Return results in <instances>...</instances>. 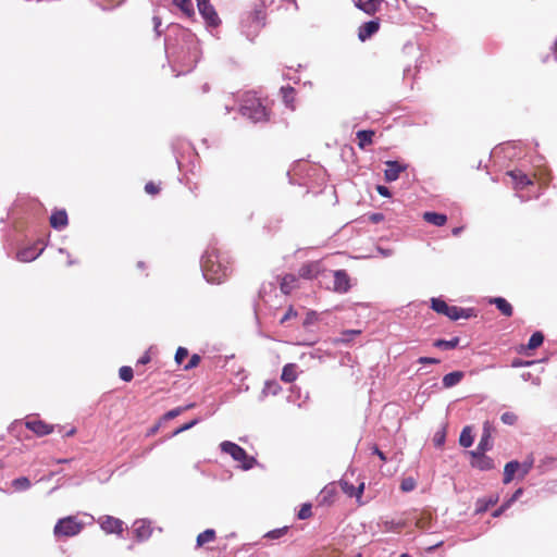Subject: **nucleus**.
I'll return each instance as SVG.
<instances>
[{
	"instance_id": "obj_39",
	"label": "nucleus",
	"mask_w": 557,
	"mask_h": 557,
	"mask_svg": "<svg viewBox=\"0 0 557 557\" xmlns=\"http://www.w3.org/2000/svg\"><path fill=\"white\" fill-rule=\"evenodd\" d=\"M312 516V505H309V503H306L305 505H301V508L298 511V519H308Z\"/></svg>"
},
{
	"instance_id": "obj_35",
	"label": "nucleus",
	"mask_w": 557,
	"mask_h": 557,
	"mask_svg": "<svg viewBox=\"0 0 557 557\" xmlns=\"http://www.w3.org/2000/svg\"><path fill=\"white\" fill-rule=\"evenodd\" d=\"M194 407H195V405H193V403H191L190 405H187L185 407H178V408L172 409L163 414V419H165V420L174 419L177 416L182 414L184 411L191 409Z\"/></svg>"
},
{
	"instance_id": "obj_49",
	"label": "nucleus",
	"mask_w": 557,
	"mask_h": 557,
	"mask_svg": "<svg viewBox=\"0 0 557 557\" xmlns=\"http://www.w3.org/2000/svg\"><path fill=\"white\" fill-rule=\"evenodd\" d=\"M198 422H199V420H198V419H194V420H191V421L187 422L186 424H184L183 426H181L178 430H176V431H175V434H180V433H182V432H184V431H187V430H189V429L194 428L195 425H197V424H198Z\"/></svg>"
},
{
	"instance_id": "obj_51",
	"label": "nucleus",
	"mask_w": 557,
	"mask_h": 557,
	"mask_svg": "<svg viewBox=\"0 0 557 557\" xmlns=\"http://www.w3.org/2000/svg\"><path fill=\"white\" fill-rule=\"evenodd\" d=\"M150 360H151V357H150L149 352H148V351H146V352L144 354V356H141V357L139 358L138 363H139V364H148Z\"/></svg>"
},
{
	"instance_id": "obj_52",
	"label": "nucleus",
	"mask_w": 557,
	"mask_h": 557,
	"mask_svg": "<svg viewBox=\"0 0 557 557\" xmlns=\"http://www.w3.org/2000/svg\"><path fill=\"white\" fill-rule=\"evenodd\" d=\"M363 488H364V483H363V482H362V483H360V484L358 485V487H355V496H356L357 498H360V497H361V495H362V493H363Z\"/></svg>"
},
{
	"instance_id": "obj_13",
	"label": "nucleus",
	"mask_w": 557,
	"mask_h": 557,
	"mask_svg": "<svg viewBox=\"0 0 557 557\" xmlns=\"http://www.w3.org/2000/svg\"><path fill=\"white\" fill-rule=\"evenodd\" d=\"M380 29V20L366 22L358 27V38L364 42Z\"/></svg>"
},
{
	"instance_id": "obj_24",
	"label": "nucleus",
	"mask_w": 557,
	"mask_h": 557,
	"mask_svg": "<svg viewBox=\"0 0 557 557\" xmlns=\"http://www.w3.org/2000/svg\"><path fill=\"white\" fill-rule=\"evenodd\" d=\"M465 376L462 371H454L443 376L442 383L445 388H451L456 386Z\"/></svg>"
},
{
	"instance_id": "obj_33",
	"label": "nucleus",
	"mask_w": 557,
	"mask_h": 557,
	"mask_svg": "<svg viewBox=\"0 0 557 557\" xmlns=\"http://www.w3.org/2000/svg\"><path fill=\"white\" fill-rule=\"evenodd\" d=\"M11 485L15 491H27L30 487V481L27 476H20L12 480Z\"/></svg>"
},
{
	"instance_id": "obj_5",
	"label": "nucleus",
	"mask_w": 557,
	"mask_h": 557,
	"mask_svg": "<svg viewBox=\"0 0 557 557\" xmlns=\"http://www.w3.org/2000/svg\"><path fill=\"white\" fill-rule=\"evenodd\" d=\"M431 309L440 314L448 317L450 320H457L460 318L469 319L475 315L473 309H462L456 306H449L441 298H431Z\"/></svg>"
},
{
	"instance_id": "obj_31",
	"label": "nucleus",
	"mask_w": 557,
	"mask_h": 557,
	"mask_svg": "<svg viewBox=\"0 0 557 557\" xmlns=\"http://www.w3.org/2000/svg\"><path fill=\"white\" fill-rule=\"evenodd\" d=\"M473 443L471 426H466L459 436V444L465 448H470Z\"/></svg>"
},
{
	"instance_id": "obj_18",
	"label": "nucleus",
	"mask_w": 557,
	"mask_h": 557,
	"mask_svg": "<svg viewBox=\"0 0 557 557\" xmlns=\"http://www.w3.org/2000/svg\"><path fill=\"white\" fill-rule=\"evenodd\" d=\"M49 223L52 228L62 230L69 225V214L66 210H55L49 218Z\"/></svg>"
},
{
	"instance_id": "obj_3",
	"label": "nucleus",
	"mask_w": 557,
	"mask_h": 557,
	"mask_svg": "<svg viewBox=\"0 0 557 557\" xmlns=\"http://www.w3.org/2000/svg\"><path fill=\"white\" fill-rule=\"evenodd\" d=\"M85 528V523L76 516H67L59 519L53 528V535L57 539L72 537L78 535Z\"/></svg>"
},
{
	"instance_id": "obj_44",
	"label": "nucleus",
	"mask_w": 557,
	"mask_h": 557,
	"mask_svg": "<svg viewBox=\"0 0 557 557\" xmlns=\"http://www.w3.org/2000/svg\"><path fill=\"white\" fill-rule=\"evenodd\" d=\"M145 191L151 196L158 195L161 190L160 186L153 182H148L145 187Z\"/></svg>"
},
{
	"instance_id": "obj_55",
	"label": "nucleus",
	"mask_w": 557,
	"mask_h": 557,
	"mask_svg": "<svg viewBox=\"0 0 557 557\" xmlns=\"http://www.w3.org/2000/svg\"><path fill=\"white\" fill-rule=\"evenodd\" d=\"M444 440H445L444 434H442L441 436H437V435H436V436L434 437V443H435L436 445H442V444L444 443Z\"/></svg>"
},
{
	"instance_id": "obj_64",
	"label": "nucleus",
	"mask_w": 557,
	"mask_h": 557,
	"mask_svg": "<svg viewBox=\"0 0 557 557\" xmlns=\"http://www.w3.org/2000/svg\"><path fill=\"white\" fill-rule=\"evenodd\" d=\"M400 557H410V556H409V555L404 554V555H401Z\"/></svg>"
},
{
	"instance_id": "obj_15",
	"label": "nucleus",
	"mask_w": 557,
	"mask_h": 557,
	"mask_svg": "<svg viewBox=\"0 0 557 557\" xmlns=\"http://www.w3.org/2000/svg\"><path fill=\"white\" fill-rule=\"evenodd\" d=\"M299 288V278L296 274L287 273L280 278V290L288 295L295 289Z\"/></svg>"
},
{
	"instance_id": "obj_12",
	"label": "nucleus",
	"mask_w": 557,
	"mask_h": 557,
	"mask_svg": "<svg viewBox=\"0 0 557 557\" xmlns=\"http://www.w3.org/2000/svg\"><path fill=\"white\" fill-rule=\"evenodd\" d=\"M26 428L35 433L37 436L49 435L53 432V426L49 425L46 421L32 418L25 422Z\"/></svg>"
},
{
	"instance_id": "obj_37",
	"label": "nucleus",
	"mask_w": 557,
	"mask_h": 557,
	"mask_svg": "<svg viewBox=\"0 0 557 557\" xmlns=\"http://www.w3.org/2000/svg\"><path fill=\"white\" fill-rule=\"evenodd\" d=\"M414 488H416V480H414V478L409 476V478H405V479L401 480V482H400V490L403 492H406V493L412 492V491H414Z\"/></svg>"
},
{
	"instance_id": "obj_34",
	"label": "nucleus",
	"mask_w": 557,
	"mask_h": 557,
	"mask_svg": "<svg viewBox=\"0 0 557 557\" xmlns=\"http://www.w3.org/2000/svg\"><path fill=\"white\" fill-rule=\"evenodd\" d=\"M544 338L545 337L542 332H534L529 338L528 348L533 350L541 347L543 345Z\"/></svg>"
},
{
	"instance_id": "obj_4",
	"label": "nucleus",
	"mask_w": 557,
	"mask_h": 557,
	"mask_svg": "<svg viewBox=\"0 0 557 557\" xmlns=\"http://www.w3.org/2000/svg\"><path fill=\"white\" fill-rule=\"evenodd\" d=\"M220 449L222 453H225L233 457V459L240 462V468L243 470H250L257 463V459L252 456H248L247 453L235 442L223 441L220 443Z\"/></svg>"
},
{
	"instance_id": "obj_63",
	"label": "nucleus",
	"mask_w": 557,
	"mask_h": 557,
	"mask_svg": "<svg viewBox=\"0 0 557 557\" xmlns=\"http://www.w3.org/2000/svg\"><path fill=\"white\" fill-rule=\"evenodd\" d=\"M74 432H75V430H71V431H69L67 435H72V434H74Z\"/></svg>"
},
{
	"instance_id": "obj_21",
	"label": "nucleus",
	"mask_w": 557,
	"mask_h": 557,
	"mask_svg": "<svg viewBox=\"0 0 557 557\" xmlns=\"http://www.w3.org/2000/svg\"><path fill=\"white\" fill-rule=\"evenodd\" d=\"M422 216L426 223L438 227L444 226L448 220L446 214L434 211H426Z\"/></svg>"
},
{
	"instance_id": "obj_27",
	"label": "nucleus",
	"mask_w": 557,
	"mask_h": 557,
	"mask_svg": "<svg viewBox=\"0 0 557 557\" xmlns=\"http://www.w3.org/2000/svg\"><path fill=\"white\" fill-rule=\"evenodd\" d=\"M281 92H282V98H283L284 103L288 108L294 110L295 101H296V89L290 86H286V87L281 88Z\"/></svg>"
},
{
	"instance_id": "obj_58",
	"label": "nucleus",
	"mask_w": 557,
	"mask_h": 557,
	"mask_svg": "<svg viewBox=\"0 0 557 557\" xmlns=\"http://www.w3.org/2000/svg\"><path fill=\"white\" fill-rule=\"evenodd\" d=\"M462 231H463V227H462V226L454 227V228H453V235H454V236H458Z\"/></svg>"
},
{
	"instance_id": "obj_46",
	"label": "nucleus",
	"mask_w": 557,
	"mask_h": 557,
	"mask_svg": "<svg viewBox=\"0 0 557 557\" xmlns=\"http://www.w3.org/2000/svg\"><path fill=\"white\" fill-rule=\"evenodd\" d=\"M532 463H533V461H532V460H530V461H524V462H522V463L520 462V470H519V474H520V476H521V478H524V476L528 474V472H529V471L531 470V468H532Z\"/></svg>"
},
{
	"instance_id": "obj_30",
	"label": "nucleus",
	"mask_w": 557,
	"mask_h": 557,
	"mask_svg": "<svg viewBox=\"0 0 557 557\" xmlns=\"http://www.w3.org/2000/svg\"><path fill=\"white\" fill-rule=\"evenodd\" d=\"M175 7L180 8L181 11L187 16L195 14L194 4L191 0H173Z\"/></svg>"
},
{
	"instance_id": "obj_38",
	"label": "nucleus",
	"mask_w": 557,
	"mask_h": 557,
	"mask_svg": "<svg viewBox=\"0 0 557 557\" xmlns=\"http://www.w3.org/2000/svg\"><path fill=\"white\" fill-rule=\"evenodd\" d=\"M339 486L346 495L350 497L356 496V486L352 485V483L348 482L347 480H341Z\"/></svg>"
},
{
	"instance_id": "obj_22",
	"label": "nucleus",
	"mask_w": 557,
	"mask_h": 557,
	"mask_svg": "<svg viewBox=\"0 0 557 557\" xmlns=\"http://www.w3.org/2000/svg\"><path fill=\"white\" fill-rule=\"evenodd\" d=\"M490 305H494L499 311L502 314H504L505 317H510L512 315V307L510 305V302L507 301L506 298L504 297H492L490 298L488 300Z\"/></svg>"
},
{
	"instance_id": "obj_26",
	"label": "nucleus",
	"mask_w": 557,
	"mask_h": 557,
	"mask_svg": "<svg viewBox=\"0 0 557 557\" xmlns=\"http://www.w3.org/2000/svg\"><path fill=\"white\" fill-rule=\"evenodd\" d=\"M41 250L37 251L34 247H28L17 251L16 258L20 262H32L40 255Z\"/></svg>"
},
{
	"instance_id": "obj_43",
	"label": "nucleus",
	"mask_w": 557,
	"mask_h": 557,
	"mask_svg": "<svg viewBox=\"0 0 557 557\" xmlns=\"http://www.w3.org/2000/svg\"><path fill=\"white\" fill-rule=\"evenodd\" d=\"M201 357L197 354H194L188 360L187 364L184 366V370H191L197 368L200 364Z\"/></svg>"
},
{
	"instance_id": "obj_7",
	"label": "nucleus",
	"mask_w": 557,
	"mask_h": 557,
	"mask_svg": "<svg viewBox=\"0 0 557 557\" xmlns=\"http://www.w3.org/2000/svg\"><path fill=\"white\" fill-rule=\"evenodd\" d=\"M98 522L104 533L122 535L124 532L123 520L113 516L104 515L98 519Z\"/></svg>"
},
{
	"instance_id": "obj_29",
	"label": "nucleus",
	"mask_w": 557,
	"mask_h": 557,
	"mask_svg": "<svg viewBox=\"0 0 557 557\" xmlns=\"http://www.w3.org/2000/svg\"><path fill=\"white\" fill-rule=\"evenodd\" d=\"M458 345H459V337H453L450 339L438 338L433 342V346L435 348L446 349V350L455 349Z\"/></svg>"
},
{
	"instance_id": "obj_36",
	"label": "nucleus",
	"mask_w": 557,
	"mask_h": 557,
	"mask_svg": "<svg viewBox=\"0 0 557 557\" xmlns=\"http://www.w3.org/2000/svg\"><path fill=\"white\" fill-rule=\"evenodd\" d=\"M336 495L335 486H326L321 491L322 503H332Z\"/></svg>"
},
{
	"instance_id": "obj_45",
	"label": "nucleus",
	"mask_w": 557,
	"mask_h": 557,
	"mask_svg": "<svg viewBox=\"0 0 557 557\" xmlns=\"http://www.w3.org/2000/svg\"><path fill=\"white\" fill-rule=\"evenodd\" d=\"M187 356H188V350L184 347H180L175 354L176 363L181 366Z\"/></svg>"
},
{
	"instance_id": "obj_10",
	"label": "nucleus",
	"mask_w": 557,
	"mask_h": 557,
	"mask_svg": "<svg viewBox=\"0 0 557 557\" xmlns=\"http://www.w3.org/2000/svg\"><path fill=\"white\" fill-rule=\"evenodd\" d=\"M334 284L331 288L333 292L344 294L351 288V277L345 270H335L333 272Z\"/></svg>"
},
{
	"instance_id": "obj_20",
	"label": "nucleus",
	"mask_w": 557,
	"mask_h": 557,
	"mask_svg": "<svg viewBox=\"0 0 557 557\" xmlns=\"http://www.w3.org/2000/svg\"><path fill=\"white\" fill-rule=\"evenodd\" d=\"M406 170L405 165L396 161H387L386 170L384 172L385 181L388 183L395 182L399 177V174Z\"/></svg>"
},
{
	"instance_id": "obj_32",
	"label": "nucleus",
	"mask_w": 557,
	"mask_h": 557,
	"mask_svg": "<svg viewBox=\"0 0 557 557\" xmlns=\"http://www.w3.org/2000/svg\"><path fill=\"white\" fill-rule=\"evenodd\" d=\"M215 531L214 530H211V529H208L206 531H203L202 533H200L198 536H197V544H198V547H203V545L206 543H209V542H212L215 540Z\"/></svg>"
},
{
	"instance_id": "obj_47",
	"label": "nucleus",
	"mask_w": 557,
	"mask_h": 557,
	"mask_svg": "<svg viewBox=\"0 0 557 557\" xmlns=\"http://www.w3.org/2000/svg\"><path fill=\"white\" fill-rule=\"evenodd\" d=\"M297 317V312L293 307H289L284 315L280 319V323H286L287 320Z\"/></svg>"
},
{
	"instance_id": "obj_40",
	"label": "nucleus",
	"mask_w": 557,
	"mask_h": 557,
	"mask_svg": "<svg viewBox=\"0 0 557 557\" xmlns=\"http://www.w3.org/2000/svg\"><path fill=\"white\" fill-rule=\"evenodd\" d=\"M500 419L506 425H515L518 420V416L511 411H507L502 414Z\"/></svg>"
},
{
	"instance_id": "obj_57",
	"label": "nucleus",
	"mask_w": 557,
	"mask_h": 557,
	"mask_svg": "<svg viewBox=\"0 0 557 557\" xmlns=\"http://www.w3.org/2000/svg\"><path fill=\"white\" fill-rule=\"evenodd\" d=\"M406 524H407V522L405 520H399L396 522V529L401 530L405 528Z\"/></svg>"
},
{
	"instance_id": "obj_53",
	"label": "nucleus",
	"mask_w": 557,
	"mask_h": 557,
	"mask_svg": "<svg viewBox=\"0 0 557 557\" xmlns=\"http://www.w3.org/2000/svg\"><path fill=\"white\" fill-rule=\"evenodd\" d=\"M373 454L376 455L382 461H386V456L376 446L373 447Z\"/></svg>"
},
{
	"instance_id": "obj_54",
	"label": "nucleus",
	"mask_w": 557,
	"mask_h": 557,
	"mask_svg": "<svg viewBox=\"0 0 557 557\" xmlns=\"http://www.w3.org/2000/svg\"><path fill=\"white\" fill-rule=\"evenodd\" d=\"M263 20H264V13H263V11H262V10H257V11L255 12V21H257V22H259V23H260V22H262Z\"/></svg>"
},
{
	"instance_id": "obj_56",
	"label": "nucleus",
	"mask_w": 557,
	"mask_h": 557,
	"mask_svg": "<svg viewBox=\"0 0 557 557\" xmlns=\"http://www.w3.org/2000/svg\"><path fill=\"white\" fill-rule=\"evenodd\" d=\"M522 493H523V491H522L521 488L517 490V491L512 494V496H511L510 500H515V499H517L520 495H522Z\"/></svg>"
},
{
	"instance_id": "obj_42",
	"label": "nucleus",
	"mask_w": 557,
	"mask_h": 557,
	"mask_svg": "<svg viewBox=\"0 0 557 557\" xmlns=\"http://www.w3.org/2000/svg\"><path fill=\"white\" fill-rule=\"evenodd\" d=\"M287 531H288V528L285 527L282 529L270 531L264 536L268 539H271V540H275V539H280V537L284 536L287 533Z\"/></svg>"
},
{
	"instance_id": "obj_62",
	"label": "nucleus",
	"mask_w": 557,
	"mask_h": 557,
	"mask_svg": "<svg viewBox=\"0 0 557 557\" xmlns=\"http://www.w3.org/2000/svg\"><path fill=\"white\" fill-rule=\"evenodd\" d=\"M59 462L65 463V461H69L67 459H60Z\"/></svg>"
},
{
	"instance_id": "obj_28",
	"label": "nucleus",
	"mask_w": 557,
	"mask_h": 557,
	"mask_svg": "<svg viewBox=\"0 0 557 557\" xmlns=\"http://www.w3.org/2000/svg\"><path fill=\"white\" fill-rule=\"evenodd\" d=\"M416 528L419 530H429L432 525V513L423 510L414 521Z\"/></svg>"
},
{
	"instance_id": "obj_41",
	"label": "nucleus",
	"mask_w": 557,
	"mask_h": 557,
	"mask_svg": "<svg viewBox=\"0 0 557 557\" xmlns=\"http://www.w3.org/2000/svg\"><path fill=\"white\" fill-rule=\"evenodd\" d=\"M120 377L126 382L131 381L134 376L133 369L131 367H122L119 371Z\"/></svg>"
},
{
	"instance_id": "obj_59",
	"label": "nucleus",
	"mask_w": 557,
	"mask_h": 557,
	"mask_svg": "<svg viewBox=\"0 0 557 557\" xmlns=\"http://www.w3.org/2000/svg\"><path fill=\"white\" fill-rule=\"evenodd\" d=\"M442 544H443V542H442V541H441V542H437V543L433 544V546H431L428 550H429V552H434V549H436V548L441 547V546H442Z\"/></svg>"
},
{
	"instance_id": "obj_50",
	"label": "nucleus",
	"mask_w": 557,
	"mask_h": 557,
	"mask_svg": "<svg viewBox=\"0 0 557 557\" xmlns=\"http://www.w3.org/2000/svg\"><path fill=\"white\" fill-rule=\"evenodd\" d=\"M376 191L381 195V196H384V197H391L392 194L389 191V189L385 186H382V185H377L375 187Z\"/></svg>"
},
{
	"instance_id": "obj_48",
	"label": "nucleus",
	"mask_w": 557,
	"mask_h": 557,
	"mask_svg": "<svg viewBox=\"0 0 557 557\" xmlns=\"http://www.w3.org/2000/svg\"><path fill=\"white\" fill-rule=\"evenodd\" d=\"M440 359L434 357H420L418 358L419 364H438Z\"/></svg>"
},
{
	"instance_id": "obj_1",
	"label": "nucleus",
	"mask_w": 557,
	"mask_h": 557,
	"mask_svg": "<svg viewBox=\"0 0 557 557\" xmlns=\"http://www.w3.org/2000/svg\"><path fill=\"white\" fill-rule=\"evenodd\" d=\"M230 271V261L221 250L211 248L202 256V274L207 281L220 284Z\"/></svg>"
},
{
	"instance_id": "obj_2",
	"label": "nucleus",
	"mask_w": 557,
	"mask_h": 557,
	"mask_svg": "<svg viewBox=\"0 0 557 557\" xmlns=\"http://www.w3.org/2000/svg\"><path fill=\"white\" fill-rule=\"evenodd\" d=\"M239 111L244 116L251 119L252 122L265 121L267 109L260 102L255 94L246 92L242 99Z\"/></svg>"
},
{
	"instance_id": "obj_11",
	"label": "nucleus",
	"mask_w": 557,
	"mask_h": 557,
	"mask_svg": "<svg viewBox=\"0 0 557 557\" xmlns=\"http://www.w3.org/2000/svg\"><path fill=\"white\" fill-rule=\"evenodd\" d=\"M325 271L322 261H308L298 270V275L304 278L313 280Z\"/></svg>"
},
{
	"instance_id": "obj_25",
	"label": "nucleus",
	"mask_w": 557,
	"mask_h": 557,
	"mask_svg": "<svg viewBox=\"0 0 557 557\" xmlns=\"http://www.w3.org/2000/svg\"><path fill=\"white\" fill-rule=\"evenodd\" d=\"M520 470V462L517 460H510L506 463L504 469V483L508 484L513 479L515 474Z\"/></svg>"
},
{
	"instance_id": "obj_8",
	"label": "nucleus",
	"mask_w": 557,
	"mask_h": 557,
	"mask_svg": "<svg viewBox=\"0 0 557 557\" xmlns=\"http://www.w3.org/2000/svg\"><path fill=\"white\" fill-rule=\"evenodd\" d=\"M506 175L509 176L511 186L517 190H522L528 186L533 185L532 177H530L522 170H510L506 173Z\"/></svg>"
},
{
	"instance_id": "obj_19",
	"label": "nucleus",
	"mask_w": 557,
	"mask_h": 557,
	"mask_svg": "<svg viewBox=\"0 0 557 557\" xmlns=\"http://www.w3.org/2000/svg\"><path fill=\"white\" fill-rule=\"evenodd\" d=\"M375 131L360 129L356 132L357 146L359 149L364 150L368 146L374 143Z\"/></svg>"
},
{
	"instance_id": "obj_61",
	"label": "nucleus",
	"mask_w": 557,
	"mask_h": 557,
	"mask_svg": "<svg viewBox=\"0 0 557 557\" xmlns=\"http://www.w3.org/2000/svg\"><path fill=\"white\" fill-rule=\"evenodd\" d=\"M500 512H502V509H499V510L495 511L494 516H495V517H496V516H499V515H500Z\"/></svg>"
},
{
	"instance_id": "obj_17",
	"label": "nucleus",
	"mask_w": 557,
	"mask_h": 557,
	"mask_svg": "<svg viewBox=\"0 0 557 557\" xmlns=\"http://www.w3.org/2000/svg\"><path fill=\"white\" fill-rule=\"evenodd\" d=\"M133 533L139 541L147 540L152 533L150 522L145 519L136 520L134 523Z\"/></svg>"
},
{
	"instance_id": "obj_60",
	"label": "nucleus",
	"mask_w": 557,
	"mask_h": 557,
	"mask_svg": "<svg viewBox=\"0 0 557 557\" xmlns=\"http://www.w3.org/2000/svg\"><path fill=\"white\" fill-rule=\"evenodd\" d=\"M137 267H138L139 269L144 270V269H145V261H138V262H137Z\"/></svg>"
},
{
	"instance_id": "obj_6",
	"label": "nucleus",
	"mask_w": 557,
	"mask_h": 557,
	"mask_svg": "<svg viewBox=\"0 0 557 557\" xmlns=\"http://www.w3.org/2000/svg\"><path fill=\"white\" fill-rule=\"evenodd\" d=\"M199 13L206 24L211 27H218L221 25V20L214 7L210 3V0H196Z\"/></svg>"
},
{
	"instance_id": "obj_9",
	"label": "nucleus",
	"mask_w": 557,
	"mask_h": 557,
	"mask_svg": "<svg viewBox=\"0 0 557 557\" xmlns=\"http://www.w3.org/2000/svg\"><path fill=\"white\" fill-rule=\"evenodd\" d=\"M469 455L471 457L470 465L472 468L480 471H490L494 468L493 459L485 455V453L472 450Z\"/></svg>"
},
{
	"instance_id": "obj_14",
	"label": "nucleus",
	"mask_w": 557,
	"mask_h": 557,
	"mask_svg": "<svg viewBox=\"0 0 557 557\" xmlns=\"http://www.w3.org/2000/svg\"><path fill=\"white\" fill-rule=\"evenodd\" d=\"M493 431H494V429H493L491 422L485 421L483 424L482 436H481V440L478 444L475 451L486 453V451L491 450V448H492L491 438H492Z\"/></svg>"
},
{
	"instance_id": "obj_16",
	"label": "nucleus",
	"mask_w": 557,
	"mask_h": 557,
	"mask_svg": "<svg viewBox=\"0 0 557 557\" xmlns=\"http://www.w3.org/2000/svg\"><path fill=\"white\" fill-rule=\"evenodd\" d=\"M384 0H355V7L369 15L381 10Z\"/></svg>"
},
{
	"instance_id": "obj_23",
	"label": "nucleus",
	"mask_w": 557,
	"mask_h": 557,
	"mask_svg": "<svg viewBox=\"0 0 557 557\" xmlns=\"http://www.w3.org/2000/svg\"><path fill=\"white\" fill-rule=\"evenodd\" d=\"M280 377L286 384H292L297 380V364L288 363L284 366Z\"/></svg>"
}]
</instances>
